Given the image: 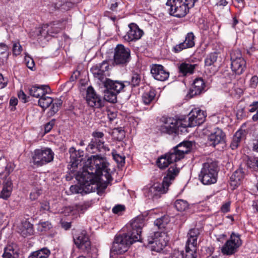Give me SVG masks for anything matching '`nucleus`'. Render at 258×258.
<instances>
[{"mask_svg": "<svg viewBox=\"0 0 258 258\" xmlns=\"http://www.w3.org/2000/svg\"><path fill=\"white\" fill-rule=\"evenodd\" d=\"M109 163L100 155H92L85 162L82 171L78 172L76 178L86 192L105 189L112 180Z\"/></svg>", "mask_w": 258, "mask_h": 258, "instance_id": "f257e3e1", "label": "nucleus"}, {"mask_svg": "<svg viewBox=\"0 0 258 258\" xmlns=\"http://www.w3.org/2000/svg\"><path fill=\"white\" fill-rule=\"evenodd\" d=\"M145 226V218L139 215L133 219L128 226L127 233L117 235L111 249V254H121L127 250L130 245L141 240V233Z\"/></svg>", "mask_w": 258, "mask_h": 258, "instance_id": "f03ea898", "label": "nucleus"}, {"mask_svg": "<svg viewBox=\"0 0 258 258\" xmlns=\"http://www.w3.org/2000/svg\"><path fill=\"white\" fill-rule=\"evenodd\" d=\"M179 173V168L172 165L167 171L162 183L156 182L148 184L143 189L144 196L149 199L159 198L161 195L165 194L168 187Z\"/></svg>", "mask_w": 258, "mask_h": 258, "instance_id": "7ed1b4c3", "label": "nucleus"}, {"mask_svg": "<svg viewBox=\"0 0 258 258\" xmlns=\"http://www.w3.org/2000/svg\"><path fill=\"white\" fill-rule=\"evenodd\" d=\"M198 0H167L166 7L171 15L181 18L184 17L189 9L193 7Z\"/></svg>", "mask_w": 258, "mask_h": 258, "instance_id": "20e7f679", "label": "nucleus"}, {"mask_svg": "<svg viewBox=\"0 0 258 258\" xmlns=\"http://www.w3.org/2000/svg\"><path fill=\"white\" fill-rule=\"evenodd\" d=\"M200 234L199 230L197 228L191 229L187 235V240L185 245V252L177 251V258H197V239Z\"/></svg>", "mask_w": 258, "mask_h": 258, "instance_id": "39448f33", "label": "nucleus"}, {"mask_svg": "<svg viewBox=\"0 0 258 258\" xmlns=\"http://www.w3.org/2000/svg\"><path fill=\"white\" fill-rule=\"evenodd\" d=\"M217 164L215 162H207L203 164L199 174V179L205 185H210L217 181Z\"/></svg>", "mask_w": 258, "mask_h": 258, "instance_id": "423d86ee", "label": "nucleus"}, {"mask_svg": "<svg viewBox=\"0 0 258 258\" xmlns=\"http://www.w3.org/2000/svg\"><path fill=\"white\" fill-rule=\"evenodd\" d=\"M103 85L105 88L104 99L111 103L116 102L117 95L120 92L125 86L122 82L113 81L110 79H105Z\"/></svg>", "mask_w": 258, "mask_h": 258, "instance_id": "0eeeda50", "label": "nucleus"}, {"mask_svg": "<svg viewBox=\"0 0 258 258\" xmlns=\"http://www.w3.org/2000/svg\"><path fill=\"white\" fill-rule=\"evenodd\" d=\"M54 154L48 147L35 149L32 154V160L34 165L42 166L53 160Z\"/></svg>", "mask_w": 258, "mask_h": 258, "instance_id": "6e6552de", "label": "nucleus"}, {"mask_svg": "<svg viewBox=\"0 0 258 258\" xmlns=\"http://www.w3.org/2000/svg\"><path fill=\"white\" fill-rule=\"evenodd\" d=\"M163 124L160 126V130L162 133L168 134L176 133L180 128H185L186 124L183 119H177L174 117H163Z\"/></svg>", "mask_w": 258, "mask_h": 258, "instance_id": "1a4fd4ad", "label": "nucleus"}, {"mask_svg": "<svg viewBox=\"0 0 258 258\" xmlns=\"http://www.w3.org/2000/svg\"><path fill=\"white\" fill-rule=\"evenodd\" d=\"M148 240L151 250L159 252L167 245L169 239L166 233L156 232Z\"/></svg>", "mask_w": 258, "mask_h": 258, "instance_id": "9d476101", "label": "nucleus"}, {"mask_svg": "<svg viewBox=\"0 0 258 258\" xmlns=\"http://www.w3.org/2000/svg\"><path fill=\"white\" fill-rule=\"evenodd\" d=\"M231 68L237 75L242 74L246 69V63L238 49L233 50L230 52Z\"/></svg>", "mask_w": 258, "mask_h": 258, "instance_id": "9b49d317", "label": "nucleus"}, {"mask_svg": "<svg viewBox=\"0 0 258 258\" xmlns=\"http://www.w3.org/2000/svg\"><path fill=\"white\" fill-rule=\"evenodd\" d=\"M92 139L90 143L86 148V150L89 152H94L95 151H106L109 149L105 145L103 137L104 134L99 131H95L92 133Z\"/></svg>", "mask_w": 258, "mask_h": 258, "instance_id": "f8f14e48", "label": "nucleus"}, {"mask_svg": "<svg viewBox=\"0 0 258 258\" xmlns=\"http://www.w3.org/2000/svg\"><path fill=\"white\" fill-rule=\"evenodd\" d=\"M241 244L242 240L240 235L238 233L232 232L229 239L223 246L222 252L224 254L230 255L234 253Z\"/></svg>", "mask_w": 258, "mask_h": 258, "instance_id": "ddd939ff", "label": "nucleus"}, {"mask_svg": "<svg viewBox=\"0 0 258 258\" xmlns=\"http://www.w3.org/2000/svg\"><path fill=\"white\" fill-rule=\"evenodd\" d=\"M206 114L203 111L199 108H195L188 114V121L183 119L186 127H193L203 123L206 119Z\"/></svg>", "mask_w": 258, "mask_h": 258, "instance_id": "4468645a", "label": "nucleus"}, {"mask_svg": "<svg viewBox=\"0 0 258 258\" xmlns=\"http://www.w3.org/2000/svg\"><path fill=\"white\" fill-rule=\"evenodd\" d=\"M131 51L121 44H118L115 49L114 60L116 64H125L130 60Z\"/></svg>", "mask_w": 258, "mask_h": 258, "instance_id": "2eb2a0df", "label": "nucleus"}, {"mask_svg": "<svg viewBox=\"0 0 258 258\" xmlns=\"http://www.w3.org/2000/svg\"><path fill=\"white\" fill-rule=\"evenodd\" d=\"M76 246L84 252H88L91 248V242L85 231H83L74 237Z\"/></svg>", "mask_w": 258, "mask_h": 258, "instance_id": "dca6fc26", "label": "nucleus"}, {"mask_svg": "<svg viewBox=\"0 0 258 258\" xmlns=\"http://www.w3.org/2000/svg\"><path fill=\"white\" fill-rule=\"evenodd\" d=\"M69 153L70 154V162L69 166L70 170L72 172L76 171L79 165L81 163L83 160L84 155V152L82 150H76L74 147H71L69 149Z\"/></svg>", "mask_w": 258, "mask_h": 258, "instance_id": "f3484780", "label": "nucleus"}, {"mask_svg": "<svg viewBox=\"0 0 258 258\" xmlns=\"http://www.w3.org/2000/svg\"><path fill=\"white\" fill-rule=\"evenodd\" d=\"M129 30L123 36V39L127 42L135 41L141 38L144 34L142 30L135 24L131 23L128 25Z\"/></svg>", "mask_w": 258, "mask_h": 258, "instance_id": "a211bd4d", "label": "nucleus"}, {"mask_svg": "<svg viewBox=\"0 0 258 258\" xmlns=\"http://www.w3.org/2000/svg\"><path fill=\"white\" fill-rule=\"evenodd\" d=\"M192 143L190 141H186L178 144L175 147L171 152L176 155L177 161L183 158L185 154L188 153L191 149Z\"/></svg>", "mask_w": 258, "mask_h": 258, "instance_id": "6ab92c4d", "label": "nucleus"}, {"mask_svg": "<svg viewBox=\"0 0 258 258\" xmlns=\"http://www.w3.org/2000/svg\"><path fill=\"white\" fill-rule=\"evenodd\" d=\"M176 158V155L172 154L170 151L164 155L161 156L158 159L156 162L157 165L160 169H164L170 165H171L170 167L172 165H176V166L177 168H179L180 170V168L179 167H177V165L176 164L174 163V162L178 161Z\"/></svg>", "mask_w": 258, "mask_h": 258, "instance_id": "aec40b11", "label": "nucleus"}, {"mask_svg": "<svg viewBox=\"0 0 258 258\" xmlns=\"http://www.w3.org/2000/svg\"><path fill=\"white\" fill-rule=\"evenodd\" d=\"M109 66L107 61H103L101 63L96 64L91 69L93 76L99 81L104 83L106 78L105 72L108 70Z\"/></svg>", "mask_w": 258, "mask_h": 258, "instance_id": "412c9836", "label": "nucleus"}, {"mask_svg": "<svg viewBox=\"0 0 258 258\" xmlns=\"http://www.w3.org/2000/svg\"><path fill=\"white\" fill-rule=\"evenodd\" d=\"M208 141L210 145L214 147L219 144L225 145V135L221 129L216 128L208 136Z\"/></svg>", "mask_w": 258, "mask_h": 258, "instance_id": "4be33fe9", "label": "nucleus"}, {"mask_svg": "<svg viewBox=\"0 0 258 258\" xmlns=\"http://www.w3.org/2000/svg\"><path fill=\"white\" fill-rule=\"evenodd\" d=\"M86 101L91 107L100 108L103 106L104 101L95 93L92 87H89L87 89Z\"/></svg>", "mask_w": 258, "mask_h": 258, "instance_id": "5701e85b", "label": "nucleus"}, {"mask_svg": "<svg viewBox=\"0 0 258 258\" xmlns=\"http://www.w3.org/2000/svg\"><path fill=\"white\" fill-rule=\"evenodd\" d=\"M151 73L155 79L160 81L166 80L169 76V72L165 70L163 66L160 64L152 65Z\"/></svg>", "mask_w": 258, "mask_h": 258, "instance_id": "b1692460", "label": "nucleus"}, {"mask_svg": "<svg viewBox=\"0 0 258 258\" xmlns=\"http://www.w3.org/2000/svg\"><path fill=\"white\" fill-rule=\"evenodd\" d=\"M195 37L193 33L189 32L185 36V40L173 48V51L175 53H178L183 49L191 48L195 45Z\"/></svg>", "mask_w": 258, "mask_h": 258, "instance_id": "393cba45", "label": "nucleus"}, {"mask_svg": "<svg viewBox=\"0 0 258 258\" xmlns=\"http://www.w3.org/2000/svg\"><path fill=\"white\" fill-rule=\"evenodd\" d=\"M50 88L47 85H34L29 89V92L32 97L40 98L50 92Z\"/></svg>", "mask_w": 258, "mask_h": 258, "instance_id": "a878e982", "label": "nucleus"}, {"mask_svg": "<svg viewBox=\"0 0 258 258\" xmlns=\"http://www.w3.org/2000/svg\"><path fill=\"white\" fill-rule=\"evenodd\" d=\"M13 188V184L11 179L6 178L2 182V189L0 191V198L8 200L11 196Z\"/></svg>", "mask_w": 258, "mask_h": 258, "instance_id": "bb28decb", "label": "nucleus"}, {"mask_svg": "<svg viewBox=\"0 0 258 258\" xmlns=\"http://www.w3.org/2000/svg\"><path fill=\"white\" fill-rule=\"evenodd\" d=\"M21 256L18 246L15 243L7 245L5 248L3 256L4 258H18Z\"/></svg>", "mask_w": 258, "mask_h": 258, "instance_id": "cd10ccee", "label": "nucleus"}, {"mask_svg": "<svg viewBox=\"0 0 258 258\" xmlns=\"http://www.w3.org/2000/svg\"><path fill=\"white\" fill-rule=\"evenodd\" d=\"M18 232L23 237H27L33 234V225L27 220L23 221L18 226Z\"/></svg>", "mask_w": 258, "mask_h": 258, "instance_id": "c85d7f7f", "label": "nucleus"}, {"mask_svg": "<svg viewBox=\"0 0 258 258\" xmlns=\"http://www.w3.org/2000/svg\"><path fill=\"white\" fill-rule=\"evenodd\" d=\"M205 90L206 85L204 80L201 78L195 79L191 88L192 95H199Z\"/></svg>", "mask_w": 258, "mask_h": 258, "instance_id": "c756f323", "label": "nucleus"}, {"mask_svg": "<svg viewBox=\"0 0 258 258\" xmlns=\"http://www.w3.org/2000/svg\"><path fill=\"white\" fill-rule=\"evenodd\" d=\"M244 177V174L242 169L236 170L230 177V184L234 189L239 185Z\"/></svg>", "mask_w": 258, "mask_h": 258, "instance_id": "7c9ffc66", "label": "nucleus"}, {"mask_svg": "<svg viewBox=\"0 0 258 258\" xmlns=\"http://www.w3.org/2000/svg\"><path fill=\"white\" fill-rule=\"evenodd\" d=\"M196 64H191L187 62H183L178 66L179 73L181 76H185L192 74Z\"/></svg>", "mask_w": 258, "mask_h": 258, "instance_id": "2f4dec72", "label": "nucleus"}, {"mask_svg": "<svg viewBox=\"0 0 258 258\" xmlns=\"http://www.w3.org/2000/svg\"><path fill=\"white\" fill-rule=\"evenodd\" d=\"M244 135L245 132L242 130H239L235 133L230 144V147L232 150H234L238 147Z\"/></svg>", "mask_w": 258, "mask_h": 258, "instance_id": "473e14b6", "label": "nucleus"}, {"mask_svg": "<svg viewBox=\"0 0 258 258\" xmlns=\"http://www.w3.org/2000/svg\"><path fill=\"white\" fill-rule=\"evenodd\" d=\"M50 254V251L46 247L31 253L28 258H48Z\"/></svg>", "mask_w": 258, "mask_h": 258, "instance_id": "72a5a7b5", "label": "nucleus"}, {"mask_svg": "<svg viewBox=\"0 0 258 258\" xmlns=\"http://www.w3.org/2000/svg\"><path fill=\"white\" fill-rule=\"evenodd\" d=\"M155 91L153 90H150L145 92L142 95V100L144 103L145 104L151 103L155 99Z\"/></svg>", "mask_w": 258, "mask_h": 258, "instance_id": "f704fd0d", "label": "nucleus"}, {"mask_svg": "<svg viewBox=\"0 0 258 258\" xmlns=\"http://www.w3.org/2000/svg\"><path fill=\"white\" fill-rule=\"evenodd\" d=\"M9 56V47L4 43H0V59L2 61L5 62Z\"/></svg>", "mask_w": 258, "mask_h": 258, "instance_id": "c9c22d12", "label": "nucleus"}, {"mask_svg": "<svg viewBox=\"0 0 258 258\" xmlns=\"http://www.w3.org/2000/svg\"><path fill=\"white\" fill-rule=\"evenodd\" d=\"M53 102V99L51 97L46 96V95L41 97L38 100V105L43 109H46Z\"/></svg>", "mask_w": 258, "mask_h": 258, "instance_id": "e433bc0d", "label": "nucleus"}, {"mask_svg": "<svg viewBox=\"0 0 258 258\" xmlns=\"http://www.w3.org/2000/svg\"><path fill=\"white\" fill-rule=\"evenodd\" d=\"M48 28L46 33L49 36L54 37L55 35L60 32L61 29L57 24L53 23L46 27Z\"/></svg>", "mask_w": 258, "mask_h": 258, "instance_id": "4c0bfd02", "label": "nucleus"}, {"mask_svg": "<svg viewBox=\"0 0 258 258\" xmlns=\"http://www.w3.org/2000/svg\"><path fill=\"white\" fill-rule=\"evenodd\" d=\"M176 209L180 212L185 211L188 208L189 205L187 202L183 200H177L174 203Z\"/></svg>", "mask_w": 258, "mask_h": 258, "instance_id": "58836bf2", "label": "nucleus"}, {"mask_svg": "<svg viewBox=\"0 0 258 258\" xmlns=\"http://www.w3.org/2000/svg\"><path fill=\"white\" fill-rule=\"evenodd\" d=\"M169 222V217L167 216H162L157 218L154 222V224L159 228H164L166 225Z\"/></svg>", "mask_w": 258, "mask_h": 258, "instance_id": "ea45409f", "label": "nucleus"}, {"mask_svg": "<svg viewBox=\"0 0 258 258\" xmlns=\"http://www.w3.org/2000/svg\"><path fill=\"white\" fill-rule=\"evenodd\" d=\"M51 228V224L48 221L40 222L37 225V230L43 233L48 231Z\"/></svg>", "mask_w": 258, "mask_h": 258, "instance_id": "a19ab883", "label": "nucleus"}, {"mask_svg": "<svg viewBox=\"0 0 258 258\" xmlns=\"http://www.w3.org/2000/svg\"><path fill=\"white\" fill-rule=\"evenodd\" d=\"M112 155L114 160L121 165L125 163V156L117 153V152L113 150L112 151Z\"/></svg>", "mask_w": 258, "mask_h": 258, "instance_id": "79ce46f5", "label": "nucleus"}, {"mask_svg": "<svg viewBox=\"0 0 258 258\" xmlns=\"http://www.w3.org/2000/svg\"><path fill=\"white\" fill-rule=\"evenodd\" d=\"M13 44V53L14 55L18 56L20 55L22 51V47L19 41H14Z\"/></svg>", "mask_w": 258, "mask_h": 258, "instance_id": "37998d69", "label": "nucleus"}, {"mask_svg": "<svg viewBox=\"0 0 258 258\" xmlns=\"http://www.w3.org/2000/svg\"><path fill=\"white\" fill-rule=\"evenodd\" d=\"M112 134L113 136L118 140H121L125 137V133L121 127L115 128Z\"/></svg>", "mask_w": 258, "mask_h": 258, "instance_id": "c03bdc74", "label": "nucleus"}, {"mask_svg": "<svg viewBox=\"0 0 258 258\" xmlns=\"http://www.w3.org/2000/svg\"><path fill=\"white\" fill-rule=\"evenodd\" d=\"M14 169V165L12 162L7 161V168H3V177L8 178L9 174L13 171Z\"/></svg>", "mask_w": 258, "mask_h": 258, "instance_id": "a18cd8bd", "label": "nucleus"}, {"mask_svg": "<svg viewBox=\"0 0 258 258\" xmlns=\"http://www.w3.org/2000/svg\"><path fill=\"white\" fill-rule=\"evenodd\" d=\"M217 59V54L213 53L210 54L205 59V63L206 66H210L216 61Z\"/></svg>", "mask_w": 258, "mask_h": 258, "instance_id": "49530a36", "label": "nucleus"}, {"mask_svg": "<svg viewBox=\"0 0 258 258\" xmlns=\"http://www.w3.org/2000/svg\"><path fill=\"white\" fill-rule=\"evenodd\" d=\"M46 28V27L45 26L42 28H35V31L31 33L30 35L32 37H34V38H39L40 36L45 34L44 31H45Z\"/></svg>", "mask_w": 258, "mask_h": 258, "instance_id": "de8ad7c7", "label": "nucleus"}, {"mask_svg": "<svg viewBox=\"0 0 258 258\" xmlns=\"http://www.w3.org/2000/svg\"><path fill=\"white\" fill-rule=\"evenodd\" d=\"M72 4L69 2H59L55 4L54 7L56 9H62L63 10H67L69 7H72Z\"/></svg>", "mask_w": 258, "mask_h": 258, "instance_id": "09e8293b", "label": "nucleus"}, {"mask_svg": "<svg viewBox=\"0 0 258 258\" xmlns=\"http://www.w3.org/2000/svg\"><path fill=\"white\" fill-rule=\"evenodd\" d=\"M125 207L123 205H117L115 206L112 209V212L118 215H122L125 211Z\"/></svg>", "mask_w": 258, "mask_h": 258, "instance_id": "8fccbe9b", "label": "nucleus"}, {"mask_svg": "<svg viewBox=\"0 0 258 258\" xmlns=\"http://www.w3.org/2000/svg\"><path fill=\"white\" fill-rule=\"evenodd\" d=\"M90 207L88 202L79 204L76 206V210L80 213H84Z\"/></svg>", "mask_w": 258, "mask_h": 258, "instance_id": "3c124183", "label": "nucleus"}, {"mask_svg": "<svg viewBox=\"0 0 258 258\" xmlns=\"http://www.w3.org/2000/svg\"><path fill=\"white\" fill-rule=\"evenodd\" d=\"M141 80V76L138 74H134L132 77L131 85L134 86H137L140 85Z\"/></svg>", "mask_w": 258, "mask_h": 258, "instance_id": "603ef678", "label": "nucleus"}, {"mask_svg": "<svg viewBox=\"0 0 258 258\" xmlns=\"http://www.w3.org/2000/svg\"><path fill=\"white\" fill-rule=\"evenodd\" d=\"M25 61L27 67L30 70H33L35 67V63L33 58L26 55L25 57Z\"/></svg>", "mask_w": 258, "mask_h": 258, "instance_id": "864d4df0", "label": "nucleus"}, {"mask_svg": "<svg viewBox=\"0 0 258 258\" xmlns=\"http://www.w3.org/2000/svg\"><path fill=\"white\" fill-rule=\"evenodd\" d=\"M41 194V190L37 188H35L33 189L30 192V198L31 200H35L39 197Z\"/></svg>", "mask_w": 258, "mask_h": 258, "instance_id": "5fc2aeb1", "label": "nucleus"}, {"mask_svg": "<svg viewBox=\"0 0 258 258\" xmlns=\"http://www.w3.org/2000/svg\"><path fill=\"white\" fill-rule=\"evenodd\" d=\"M52 105L51 108V111L53 113H56L59 109V107L61 105L62 102L60 100L55 101L54 102H52Z\"/></svg>", "mask_w": 258, "mask_h": 258, "instance_id": "6e6d98bb", "label": "nucleus"}, {"mask_svg": "<svg viewBox=\"0 0 258 258\" xmlns=\"http://www.w3.org/2000/svg\"><path fill=\"white\" fill-rule=\"evenodd\" d=\"M7 160L5 157L0 158V176L3 178V168H7Z\"/></svg>", "mask_w": 258, "mask_h": 258, "instance_id": "4d7b16f0", "label": "nucleus"}, {"mask_svg": "<svg viewBox=\"0 0 258 258\" xmlns=\"http://www.w3.org/2000/svg\"><path fill=\"white\" fill-rule=\"evenodd\" d=\"M107 114L109 120L111 122L116 118L117 112L115 110L111 109H108L107 110Z\"/></svg>", "mask_w": 258, "mask_h": 258, "instance_id": "13d9d810", "label": "nucleus"}, {"mask_svg": "<svg viewBox=\"0 0 258 258\" xmlns=\"http://www.w3.org/2000/svg\"><path fill=\"white\" fill-rule=\"evenodd\" d=\"M258 109V101H253L250 104H249L248 111L249 112H254Z\"/></svg>", "mask_w": 258, "mask_h": 258, "instance_id": "bf43d9fd", "label": "nucleus"}, {"mask_svg": "<svg viewBox=\"0 0 258 258\" xmlns=\"http://www.w3.org/2000/svg\"><path fill=\"white\" fill-rule=\"evenodd\" d=\"M40 209L43 212L48 211L50 209L49 203L47 201H43L41 203Z\"/></svg>", "mask_w": 258, "mask_h": 258, "instance_id": "052dcab7", "label": "nucleus"}, {"mask_svg": "<svg viewBox=\"0 0 258 258\" xmlns=\"http://www.w3.org/2000/svg\"><path fill=\"white\" fill-rule=\"evenodd\" d=\"M8 84V79L0 74V89L4 88Z\"/></svg>", "mask_w": 258, "mask_h": 258, "instance_id": "680f3d73", "label": "nucleus"}, {"mask_svg": "<svg viewBox=\"0 0 258 258\" xmlns=\"http://www.w3.org/2000/svg\"><path fill=\"white\" fill-rule=\"evenodd\" d=\"M257 83H258V77L255 76H253L250 80V83H249L250 86L251 88H254L257 86Z\"/></svg>", "mask_w": 258, "mask_h": 258, "instance_id": "e2e57ef3", "label": "nucleus"}, {"mask_svg": "<svg viewBox=\"0 0 258 258\" xmlns=\"http://www.w3.org/2000/svg\"><path fill=\"white\" fill-rule=\"evenodd\" d=\"M18 97L23 102L26 103L28 101L27 97L24 92L22 91H20L18 93Z\"/></svg>", "mask_w": 258, "mask_h": 258, "instance_id": "0e129e2a", "label": "nucleus"}, {"mask_svg": "<svg viewBox=\"0 0 258 258\" xmlns=\"http://www.w3.org/2000/svg\"><path fill=\"white\" fill-rule=\"evenodd\" d=\"M70 189L73 194H78L82 192L81 189L77 185H72L70 187Z\"/></svg>", "mask_w": 258, "mask_h": 258, "instance_id": "69168bd1", "label": "nucleus"}, {"mask_svg": "<svg viewBox=\"0 0 258 258\" xmlns=\"http://www.w3.org/2000/svg\"><path fill=\"white\" fill-rule=\"evenodd\" d=\"M54 125V121H51L50 122H48L45 124L44 126L45 133H47L50 131V130L52 128L53 126Z\"/></svg>", "mask_w": 258, "mask_h": 258, "instance_id": "338daca9", "label": "nucleus"}, {"mask_svg": "<svg viewBox=\"0 0 258 258\" xmlns=\"http://www.w3.org/2000/svg\"><path fill=\"white\" fill-rule=\"evenodd\" d=\"M18 104V100L17 98L15 97H12L11 98L10 100V106H12L11 108L12 110H14L15 109V106Z\"/></svg>", "mask_w": 258, "mask_h": 258, "instance_id": "774afa93", "label": "nucleus"}]
</instances>
